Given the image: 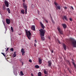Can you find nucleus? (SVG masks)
<instances>
[{
	"instance_id": "obj_1",
	"label": "nucleus",
	"mask_w": 76,
	"mask_h": 76,
	"mask_svg": "<svg viewBox=\"0 0 76 76\" xmlns=\"http://www.w3.org/2000/svg\"><path fill=\"white\" fill-rule=\"evenodd\" d=\"M39 31L40 32V35L42 41H44L45 39L44 38V34H45V30L44 29L41 28L39 30Z\"/></svg>"
},
{
	"instance_id": "obj_2",
	"label": "nucleus",
	"mask_w": 76,
	"mask_h": 76,
	"mask_svg": "<svg viewBox=\"0 0 76 76\" xmlns=\"http://www.w3.org/2000/svg\"><path fill=\"white\" fill-rule=\"evenodd\" d=\"M26 32V35L29 39H31V32L29 31H28L27 30H25Z\"/></svg>"
},
{
	"instance_id": "obj_3",
	"label": "nucleus",
	"mask_w": 76,
	"mask_h": 76,
	"mask_svg": "<svg viewBox=\"0 0 76 76\" xmlns=\"http://www.w3.org/2000/svg\"><path fill=\"white\" fill-rule=\"evenodd\" d=\"M23 6L24 8L25 11L26 15L27 14V6H26V4L24 3H23Z\"/></svg>"
},
{
	"instance_id": "obj_4",
	"label": "nucleus",
	"mask_w": 76,
	"mask_h": 76,
	"mask_svg": "<svg viewBox=\"0 0 76 76\" xmlns=\"http://www.w3.org/2000/svg\"><path fill=\"white\" fill-rule=\"evenodd\" d=\"M4 3L5 4V5L7 7H9V2L7 1L6 0H4Z\"/></svg>"
},
{
	"instance_id": "obj_5",
	"label": "nucleus",
	"mask_w": 76,
	"mask_h": 76,
	"mask_svg": "<svg viewBox=\"0 0 76 76\" xmlns=\"http://www.w3.org/2000/svg\"><path fill=\"white\" fill-rule=\"evenodd\" d=\"M72 44L74 47L76 48V41L73 40L72 42Z\"/></svg>"
},
{
	"instance_id": "obj_6",
	"label": "nucleus",
	"mask_w": 76,
	"mask_h": 76,
	"mask_svg": "<svg viewBox=\"0 0 76 76\" xmlns=\"http://www.w3.org/2000/svg\"><path fill=\"white\" fill-rule=\"evenodd\" d=\"M57 29L58 31H59V33H60V34L61 35H63V31L61 30V29L59 27H58Z\"/></svg>"
},
{
	"instance_id": "obj_7",
	"label": "nucleus",
	"mask_w": 76,
	"mask_h": 76,
	"mask_svg": "<svg viewBox=\"0 0 76 76\" xmlns=\"http://www.w3.org/2000/svg\"><path fill=\"white\" fill-rule=\"evenodd\" d=\"M48 66L49 67L51 68L52 67L51 65L52 64V62H51V61H48Z\"/></svg>"
},
{
	"instance_id": "obj_8",
	"label": "nucleus",
	"mask_w": 76,
	"mask_h": 76,
	"mask_svg": "<svg viewBox=\"0 0 76 76\" xmlns=\"http://www.w3.org/2000/svg\"><path fill=\"white\" fill-rule=\"evenodd\" d=\"M6 22L7 24H10V20L9 19H6Z\"/></svg>"
},
{
	"instance_id": "obj_9",
	"label": "nucleus",
	"mask_w": 76,
	"mask_h": 76,
	"mask_svg": "<svg viewBox=\"0 0 76 76\" xmlns=\"http://www.w3.org/2000/svg\"><path fill=\"white\" fill-rule=\"evenodd\" d=\"M40 23L41 28H42V29H44V28H45V27L44 26V24H43L41 22H40Z\"/></svg>"
},
{
	"instance_id": "obj_10",
	"label": "nucleus",
	"mask_w": 76,
	"mask_h": 76,
	"mask_svg": "<svg viewBox=\"0 0 76 76\" xmlns=\"http://www.w3.org/2000/svg\"><path fill=\"white\" fill-rule=\"evenodd\" d=\"M13 73L15 75V76H17L18 75V74L17 73V69H15L13 71Z\"/></svg>"
},
{
	"instance_id": "obj_11",
	"label": "nucleus",
	"mask_w": 76,
	"mask_h": 76,
	"mask_svg": "<svg viewBox=\"0 0 76 76\" xmlns=\"http://www.w3.org/2000/svg\"><path fill=\"white\" fill-rule=\"evenodd\" d=\"M39 64H42V59H41L40 58H39Z\"/></svg>"
},
{
	"instance_id": "obj_12",
	"label": "nucleus",
	"mask_w": 76,
	"mask_h": 76,
	"mask_svg": "<svg viewBox=\"0 0 76 76\" xmlns=\"http://www.w3.org/2000/svg\"><path fill=\"white\" fill-rule=\"evenodd\" d=\"M55 7L57 10L58 9L60 10V9H61V7L60 6H57L56 7Z\"/></svg>"
},
{
	"instance_id": "obj_13",
	"label": "nucleus",
	"mask_w": 76,
	"mask_h": 76,
	"mask_svg": "<svg viewBox=\"0 0 76 76\" xmlns=\"http://www.w3.org/2000/svg\"><path fill=\"white\" fill-rule=\"evenodd\" d=\"M62 25L64 28V29H65L67 28V25H66V24H62Z\"/></svg>"
},
{
	"instance_id": "obj_14",
	"label": "nucleus",
	"mask_w": 76,
	"mask_h": 76,
	"mask_svg": "<svg viewBox=\"0 0 76 76\" xmlns=\"http://www.w3.org/2000/svg\"><path fill=\"white\" fill-rule=\"evenodd\" d=\"M31 29L33 30V31L35 30V26H33L31 28Z\"/></svg>"
},
{
	"instance_id": "obj_15",
	"label": "nucleus",
	"mask_w": 76,
	"mask_h": 76,
	"mask_svg": "<svg viewBox=\"0 0 76 76\" xmlns=\"http://www.w3.org/2000/svg\"><path fill=\"white\" fill-rule=\"evenodd\" d=\"M63 46L64 49L65 50H66V45H65V44H63Z\"/></svg>"
},
{
	"instance_id": "obj_16",
	"label": "nucleus",
	"mask_w": 76,
	"mask_h": 76,
	"mask_svg": "<svg viewBox=\"0 0 76 76\" xmlns=\"http://www.w3.org/2000/svg\"><path fill=\"white\" fill-rule=\"evenodd\" d=\"M16 52H15L13 54V57H15L16 56Z\"/></svg>"
},
{
	"instance_id": "obj_17",
	"label": "nucleus",
	"mask_w": 76,
	"mask_h": 76,
	"mask_svg": "<svg viewBox=\"0 0 76 76\" xmlns=\"http://www.w3.org/2000/svg\"><path fill=\"white\" fill-rule=\"evenodd\" d=\"M21 12L23 14H25V12H24V10H23V9H22L21 10Z\"/></svg>"
},
{
	"instance_id": "obj_18",
	"label": "nucleus",
	"mask_w": 76,
	"mask_h": 76,
	"mask_svg": "<svg viewBox=\"0 0 76 76\" xmlns=\"http://www.w3.org/2000/svg\"><path fill=\"white\" fill-rule=\"evenodd\" d=\"M7 10L9 13H10V9H9V8H7Z\"/></svg>"
},
{
	"instance_id": "obj_19",
	"label": "nucleus",
	"mask_w": 76,
	"mask_h": 76,
	"mask_svg": "<svg viewBox=\"0 0 76 76\" xmlns=\"http://www.w3.org/2000/svg\"><path fill=\"white\" fill-rule=\"evenodd\" d=\"M42 75V74L40 72H39L38 73V76H41Z\"/></svg>"
},
{
	"instance_id": "obj_20",
	"label": "nucleus",
	"mask_w": 76,
	"mask_h": 76,
	"mask_svg": "<svg viewBox=\"0 0 76 76\" xmlns=\"http://www.w3.org/2000/svg\"><path fill=\"white\" fill-rule=\"evenodd\" d=\"M44 72L45 75H47V71L46 69H44Z\"/></svg>"
},
{
	"instance_id": "obj_21",
	"label": "nucleus",
	"mask_w": 76,
	"mask_h": 76,
	"mask_svg": "<svg viewBox=\"0 0 76 76\" xmlns=\"http://www.w3.org/2000/svg\"><path fill=\"white\" fill-rule=\"evenodd\" d=\"M21 52L22 53H25V51H24V49L23 48H22L21 49Z\"/></svg>"
},
{
	"instance_id": "obj_22",
	"label": "nucleus",
	"mask_w": 76,
	"mask_h": 76,
	"mask_svg": "<svg viewBox=\"0 0 76 76\" xmlns=\"http://www.w3.org/2000/svg\"><path fill=\"white\" fill-rule=\"evenodd\" d=\"M64 17L66 20H68L67 19V17L66 16H64Z\"/></svg>"
},
{
	"instance_id": "obj_23",
	"label": "nucleus",
	"mask_w": 76,
	"mask_h": 76,
	"mask_svg": "<svg viewBox=\"0 0 76 76\" xmlns=\"http://www.w3.org/2000/svg\"><path fill=\"white\" fill-rule=\"evenodd\" d=\"M56 41H57L58 42V43L59 44H61V42H60L59 41V40H58V39H56Z\"/></svg>"
},
{
	"instance_id": "obj_24",
	"label": "nucleus",
	"mask_w": 76,
	"mask_h": 76,
	"mask_svg": "<svg viewBox=\"0 0 76 76\" xmlns=\"http://www.w3.org/2000/svg\"><path fill=\"white\" fill-rule=\"evenodd\" d=\"M35 68H38L39 67V66L37 65L35 66Z\"/></svg>"
},
{
	"instance_id": "obj_25",
	"label": "nucleus",
	"mask_w": 76,
	"mask_h": 76,
	"mask_svg": "<svg viewBox=\"0 0 76 76\" xmlns=\"http://www.w3.org/2000/svg\"><path fill=\"white\" fill-rule=\"evenodd\" d=\"M54 4L55 5H56V6H57L58 5V4H57V2H54Z\"/></svg>"
},
{
	"instance_id": "obj_26",
	"label": "nucleus",
	"mask_w": 76,
	"mask_h": 76,
	"mask_svg": "<svg viewBox=\"0 0 76 76\" xmlns=\"http://www.w3.org/2000/svg\"><path fill=\"white\" fill-rule=\"evenodd\" d=\"M20 74L21 75H22V76H23V72L22 71H20Z\"/></svg>"
},
{
	"instance_id": "obj_27",
	"label": "nucleus",
	"mask_w": 76,
	"mask_h": 76,
	"mask_svg": "<svg viewBox=\"0 0 76 76\" xmlns=\"http://www.w3.org/2000/svg\"><path fill=\"white\" fill-rule=\"evenodd\" d=\"M2 9L3 10L5 11V9H6V7L4 6L3 7Z\"/></svg>"
},
{
	"instance_id": "obj_28",
	"label": "nucleus",
	"mask_w": 76,
	"mask_h": 76,
	"mask_svg": "<svg viewBox=\"0 0 76 76\" xmlns=\"http://www.w3.org/2000/svg\"><path fill=\"white\" fill-rule=\"evenodd\" d=\"M11 30L12 31V32H13V28L12 27H11Z\"/></svg>"
},
{
	"instance_id": "obj_29",
	"label": "nucleus",
	"mask_w": 76,
	"mask_h": 76,
	"mask_svg": "<svg viewBox=\"0 0 76 76\" xmlns=\"http://www.w3.org/2000/svg\"><path fill=\"white\" fill-rule=\"evenodd\" d=\"M1 54L3 55L4 56V57H6V56H5V54H4V53H1Z\"/></svg>"
},
{
	"instance_id": "obj_30",
	"label": "nucleus",
	"mask_w": 76,
	"mask_h": 76,
	"mask_svg": "<svg viewBox=\"0 0 76 76\" xmlns=\"http://www.w3.org/2000/svg\"><path fill=\"white\" fill-rule=\"evenodd\" d=\"M10 51H13V48H11L10 49Z\"/></svg>"
},
{
	"instance_id": "obj_31",
	"label": "nucleus",
	"mask_w": 76,
	"mask_h": 76,
	"mask_svg": "<svg viewBox=\"0 0 76 76\" xmlns=\"http://www.w3.org/2000/svg\"><path fill=\"white\" fill-rule=\"evenodd\" d=\"M66 62V63H68V64H70V62L69 61H67Z\"/></svg>"
},
{
	"instance_id": "obj_32",
	"label": "nucleus",
	"mask_w": 76,
	"mask_h": 76,
	"mask_svg": "<svg viewBox=\"0 0 76 76\" xmlns=\"http://www.w3.org/2000/svg\"><path fill=\"white\" fill-rule=\"evenodd\" d=\"M64 8L65 9H67V7H64Z\"/></svg>"
},
{
	"instance_id": "obj_33",
	"label": "nucleus",
	"mask_w": 76,
	"mask_h": 76,
	"mask_svg": "<svg viewBox=\"0 0 76 76\" xmlns=\"http://www.w3.org/2000/svg\"><path fill=\"white\" fill-rule=\"evenodd\" d=\"M29 62H30V63L32 62V60L31 59H29Z\"/></svg>"
},
{
	"instance_id": "obj_34",
	"label": "nucleus",
	"mask_w": 76,
	"mask_h": 76,
	"mask_svg": "<svg viewBox=\"0 0 76 76\" xmlns=\"http://www.w3.org/2000/svg\"><path fill=\"white\" fill-rule=\"evenodd\" d=\"M48 38L50 40H51V38H50V36H48Z\"/></svg>"
},
{
	"instance_id": "obj_35",
	"label": "nucleus",
	"mask_w": 76,
	"mask_h": 76,
	"mask_svg": "<svg viewBox=\"0 0 76 76\" xmlns=\"http://www.w3.org/2000/svg\"><path fill=\"white\" fill-rule=\"evenodd\" d=\"M31 7H34V5L33 4H32L31 5Z\"/></svg>"
},
{
	"instance_id": "obj_36",
	"label": "nucleus",
	"mask_w": 76,
	"mask_h": 76,
	"mask_svg": "<svg viewBox=\"0 0 76 76\" xmlns=\"http://www.w3.org/2000/svg\"><path fill=\"white\" fill-rule=\"evenodd\" d=\"M70 21H72V18H70L69 19Z\"/></svg>"
},
{
	"instance_id": "obj_37",
	"label": "nucleus",
	"mask_w": 76,
	"mask_h": 76,
	"mask_svg": "<svg viewBox=\"0 0 76 76\" xmlns=\"http://www.w3.org/2000/svg\"><path fill=\"white\" fill-rule=\"evenodd\" d=\"M71 7L72 10H74V8H73V7L71 6Z\"/></svg>"
},
{
	"instance_id": "obj_38",
	"label": "nucleus",
	"mask_w": 76,
	"mask_h": 76,
	"mask_svg": "<svg viewBox=\"0 0 76 76\" xmlns=\"http://www.w3.org/2000/svg\"><path fill=\"white\" fill-rule=\"evenodd\" d=\"M9 48H7V50H6V51H8V50H9Z\"/></svg>"
},
{
	"instance_id": "obj_39",
	"label": "nucleus",
	"mask_w": 76,
	"mask_h": 76,
	"mask_svg": "<svg viewBox=\"0 0 76 76\" xmlns=\"http://www.w3.org/2000/svg\"><path fill=\"white\" fill-rule=\"evenodd\" d=\"M45 20V22H46V23H48V21L47 20Z\"/></svg>"
},
{
	"instance_id": "obj_40",
	"label": "nucleus",
	"mask_w": 76,
	"mask_h": 76,
	"mask_svg": "<svg viewBox=\"0 0 76 76\" xmlns=\"http://www.w3.org/2000/svg\"><path fill=\"white\" fill-rule=\"evenodd\" d=\"M22 59H20V62H22Z\"/></svg>"
},
{
	"instance_id": "obj_41",
	"label": "nucleus",
	"mask_w": 76,
	"mask_h": 76,
	"mask_svg": "<svg viewBox=\"0 0 76 76\" xmlns=\"http://www.w3.org/2000/svg\"><path fill=\"white\" fill-rule=\"evenodd\" d=\"M37 40H35L34 41L35 43H37Z\"/></svg>"
},
{
	"instance_id": "obj_42",
	"label": "nucleus",
	"mask_w": 76,
	"mask_h": 76,
	"mask_svg": "<svg viewBox=\"0 0 76 76\" xmlns=\"http://www.w3.org/2000/svg\"><path fill=\"white\" fill-rule=\"evenodd\" d=\"M51 51L52 53H53V50H51Z\"/></svg>"
},
{
	"instance_id": "obj_43",
	"label": "nucleus",
	"mask_w": 76,
	"mask_h": 76,
	"mask_svg": "<svg viewBox=\"0 0 76 76\" xmlns=\"http://www.w3.org/2000/svg\"><path fill=\"white\" fill-rule=\"evenodd\" d=\"M34 45L35 47H36V46H37V45L35 44V43H34Z\"/></svg>"
},
{
	"instance_id": "obj_44",
	"label": "nucleus",
	"mask_w": 76,
	"mask_h": 76,
	"mask_svg": "<svg viewBox=\"0 0 76 76\" xmlns=\"http://www.w3.org/2000/svg\"><path fill=\"white\" fill-rule=\"evenodd\" d=\"M52 21L53 23H54V21H53V20H52Z\"/></svg>"
},
{
	"instance_id": "obj_45",
	"label": "nucleus",
	"mask_w": 76,
	"mask_h": 76,
	"mask_svg": "<svg viewBox=\"0 0 76 76\" xmlns=\"http://www.w3.org/2000/svg\"><path fill=\"white\" fill-rule=\"evenodd\" d=\"M3 22L4 25V24H5V23L3 21Z\"/></svg>"
},
{
	"instance_id": "obj_46",
	"label": "nucleus",
	"mask_w": 76,
	"mask_h": 76,
	"mask_svg": "<svg viewBox=\"0 0 76 76\" xmlns=\"http://www.w3.org/2000/svg\"><path fill=\"white\" fill-rule=\"evenodd\" d=\"M39 13H40L39 11H38V15H39Z\"/></svg>"
},
{
	"instance_id": "obj_47",
	"label": "nucleus",
	"mask_w": 76,
	"mask_h": 76,
	"mask_svg": "<svg viewBox=\"0 0 76 76\" xmlns=\"http://www.w3.org/2000/svg\"><path fill=\"white\" fill-rule=\"evenodd\" d=\"M31 76H34V75H33V74L32 73L31 74Z\"/></svg>"
},
{
	"instance_id": "obj_48",
	"label": "nucleus",
	"mask_w": 76,
	"mask_h": 76,
	"mask_svg": "<svg viewBox=\"0 0 76 76\" xmlns=\"http://www.w3.org/2000/svg\"><path fill=\"white\" fill-rule=\"evenodd\" d=\"M23 2H25V0H23Z\"/></svg>"
},
{
	"instance_id": "obj_49",
	"label": "nucleus",
	"mask_w": 76,
	"mask_h": 76,
	"mask_svg": "<svg viewBox=\"0 0 76 76\" xmlns=\"http://www.w3.org/2000/svg\"><path fill=\"white\" fill-rule=\"evenodd\" d=\"M24 53H22V56H23V54H24Z\"/></svg>"
},
{
	"instance_id": "obj_50",
	"label": "nucleus",
	"mask_w": 76,
	"mask_h": 76,
	"mask_svg": "<svg viewBox=\"0 0 76 76\" xmlns=\"http://www.w3.org/2000/svg\"><path fill=\"white\" fill-rule=\"evenodd\" d=\"M22 65H23V62H22Z\"/></svg>"
},
{
	"instance_id": "obj_51",
	"label": "nucleus",
	"mask_w": 76,
	"mask_h": 76,
	"mask_svg": "<svg viewBox=\"0 0 76 76\" xmlns=\"http://www.w3.org/2000/svg\"><path fill=\"white\" fill-rule=\"evenodd\" d=\"M68 70H69V71L70 72V73H71V72H70V70H69V69H68Z\"/></svg>"
},
{
	"instance_id": "obj_52",
	"label": "nucleus",
	"mask_w": 76,
	"mask_h": 76,
	"mask_svg": "<svg viewBox=\"0 0 76 76\" xmlns=\"http://www.w3.org/2000/svg\"><path fill=\"white\" fill-rule=\"evenodd\" d=\"M50 16L51 19H52V17H51V15H50Z\"/></svg>"
},
{
	"instance_id": "obj_53",
	"label": "nucleus",
	"mask_w": 76,
	"mask_h": 76,
	"mask_svg": "<svg viewBox=\"0 0 76 76\" xmlns=\"http://www.w3.org/2000/svg\"><path fill=\"white\" fill-rule=\"evenodd\" d=\"M19 35H21V34H19Z\"/></svg>"
},
{
	"instance_id": "obj_54",
	"label": "nucleus",
	"mask_w": 76,
	"mask_h": 76,
	"mask_svg": "<svg viewBox=\"0 0 76 76\" xmlns=\"http://www.w3.org/2000/svg\"><path fill=\"white\" fill-rule=\"evenodd\" d=\"M36 19H37V18H36Z\"/></svg>"
},
{
	"instance_id": "obj_55",
	"label": "nucleus",
	"mask_w": 76,
	"mask_h": 76,
	"mask_svg": "<svg viewBox=\"0 0 76 76\" xmlns=\"http://www.w3.org/2000/svg\"><path fill=\"white\" fill-rule=\"evenodd\" d=\"M5 28H6V27H5Z\"/></svg>"
}]
</instances>
